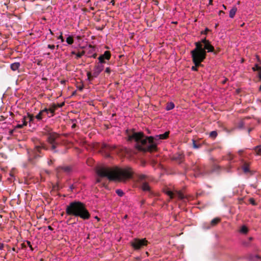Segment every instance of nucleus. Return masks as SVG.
<instances>
[{
	"label": "nucleus",
	"mask_w": 261,
	"mask_h": 261,
	"mask_svg": "<svg viewBox=\"0 0 261 261\" xmlns=\"http://www.w3.org/2000/svg\"><path fill=\"white\" fill-rule=\"evenodd\" d=\"M127 137L129 141L136 142V147L143 151H152L156 149L158 141L160 140L166 139L168 137L169 133L166 132L164 134L153 137H145L141 132H129L126 130Z\"/></svg>",
	"instance_id": "1"
},
{
	"label": "nucleus",
	"mask_w": 261,
	"mask_h": 261,
	"mask_svg": "<svg viewBox=\"0 0 261 261\" xmlns=\"http://www.w3.org/2000/svg\"><path fill=\"white\" fill-rule=\"evenodd\" d=\"M96 173L99 177L97 182H100V177H107L110 180L124 181L132 177L133 171L129 167L119 168L115 167L113 168L100 167L97 169Z\"/></svg>",
	"instance_id": "2"
},
{
	"label": "nucleus",
	"mask_w": 261,
	"mask_h": 261,
	"mask_svg": "<svg viewBox=\"0 0 261 261\" xmlns=\"http://www.w3.org/2000/svg\"><path fill=\"white\" fill-rule=\"evenodd\" d=\"M47 139V146L44 143H41L40 145L36 146L33 150L28 151L30 160L39 156V154L41 153L42 149H50L54 152L57 151L56 148L60 145L61 142L59 135L56 133L51 132L48 134Z\"/></svg>",
	"instance_id": "3"
},
{
	"label": "nucleus",
	"mask_w": 261,
	"mask_h": 261,
	"mask_svg": "<svg viewBox=\"0 0 261 261\" xmlns=\"http://www.w3.org/2000/svg\"><path fill=\"white\" fill-rule=\"evenodd\" d=\"M65 213L67 216L80 217L83 220H88L90 214L85 204L79 201H72L66 207Z\"/></svg>",
	"instance_id": "4"
},
{
	"label": "nucleus",
	"mask_w": 261,
	"mask_h": 261,
	"mask_svg": "<svg viewBox=\"0 0 261 261\" xmlns=\"http://www.w3.org/2000/svg\"><path fill=\"white\" fill-rule=\"evenodd\" d=\"M196 47L191 51L193 62L194 66L191 68L193 71H197V67L201 66V63L206 57V52L204 51L202 48V46L199 43H195Z\"/></svg>",
	"instance_id": "5"
},
{
	"label": "nucleus",
	"mask_w": 261,
	"mask_h": 261,
	"mask_svg": "<svg viewBox=\"0 0 261 261\" xmlns=\"http://www.w3.org/2000/svg\"><path fill=\"white\" fill-rule=\"evenodd\" d=\"M147 244L148 241L146 239L135 238L130 242L131 246L135 250H139L143 246H147Z\"/></svg>",
	"instance_id": "6"
},
{
	"label": "nucleus",
	"mask_w": 261,
	"mask_h": 261,
	"mask_svg": "<svg viewBox=\"0 0 261 261\" xmlns=\"http://www.w3.org/2000/svg\"><path fill=\"white\" fill-rule=\"evenodd\" d=\"M195 43H199L202 48L206 52V50L207 52H213L214 50V47L211 44L210 42L206 40L205 38L202 39L201 41L196 42Z\"/></svg>",
	"instance_id": "7"
},
{
	"label": "nucleus",
	"mask_w": 261,
	"mask_h": 261,
	"mask_svg": "<svg viewBox=\"0 0 261 261\" xmlns=\"http://www.w3.org/2000/svg\"><path fill=\"white\" fill-rule=\"evenodd\" d=\"M115 148V146L103 143L101 145V151L106 158H109L110 156V152L114 150Z\"/></svg>",
	"instance_id": "8"
},
{
	"label": "nucleus",
	"mask_w": 261,
	"mask_h": 261,
	"mask_svg": "<svg viewBox=\"0 0 261 261\" xmlns=\"http://www.w3.org/2000/svg\"><path fill=\"white\" fill-rule=\"evenodd\" d=\"M147 178V176L144 174H140L138 176V180L142 184L141 188L142 190L150 192V187L148 183L146 182Z\"/></svg>",
	"instance_id": "9"
},
{
	"label": "nucleus",
	"mask_w": 261,
	"mask_h": 261,
	"mask_svg": "<svg viewBox=\"0 0 261 261\" xmlns=\"http://www.w3.org/2000/svg\"><path fill=\"white\" fill-rule=\"evenodd\" d=\"M165 193L169 196L170 199H172L173 197H176L179 199L184 200L185 197L183 193L181 192H176L175 193L171 191L167 190L165 191Z\"/></svg>",
	"instance_id": "10"
},
{
	"label": "nucleus",
	"mask_w": 261,
	"mask_h": 261,
	"mask_svg": "<svg viewBox=\"0 0 261 261\" xmlns=\"http://www.w3.org/2000/svg\"><path fill=\"white\" fill-rule=\"evenodd\" d=\"M111 55L109 51H105L104 54L101 55L98 58L99 60V63L103 64L106 63V60H109L111 58Z\"/></svg>",
	"instance_id": "11"
},
{
	"label": "nucleus",
	"mask_w": 261,
	"mask_h": 261,
	"mask_svg": "<svg viewBox=\"0 0 261 261\" xmlns=\"http://www.w3.org/2000/svg\"><path fill=\"white\" fill-rule=\"evenodd\" d=\"M104 66L100 63H98L96 65L93 70L92 76L94 77H97L100 72L103 70Z\"/></svg>",
	"instance_id": "12"
},
{
	"label": "nucleus",
	"mask_w": 261,
	"mask_h": 261,
	"mask_svg": "<svg viewBox=\"0 0 261 261\" xmlns=\"http://www.w3.org/2000/svg\"><path fill=\"white\" fill-rule=\"evenodd\" d=\"M46 114H48V113L47 109L45 108L40 111V112L35 116V118L38 120H41L45 117Z\"/></svg>",
	"instance_id": "13"
},
{
	"label": "nucleus",
	"mask_w": 261,
	"mask_h": 261,
	"mask_svg": "<svg viewBox=\"0 0 261 261\" xmlns=\"http://www.w3.org/2000/svg\"><path fill=\"white\" fill-rule=\"evenodd\" d=\"M241 163L242 165L241 168L245 173H248L250 172L249 169V165L248 163L244 162L243 160H241Z\"/></svg>",
	"instance_id": "14"
},
{
	"label": "nucleus",
	"mask_w": 261,
	"mask_h": 261,
	"mask_svg": "<svg viewBox=\"0 0 261 261\" xmlns=\"http://www.w3.org/2000/svg\"><path fill=\"white\" fill-rule=\"evenodd\" d=\"M70 171H71V168L68 166L62 167H60L58 169H57L58 172L63 171L66 173H68L70 172Z\"/></svg>",
	"instance_id": "15"
},
{
	"label": "nucleus",
	"mask_w": 261,
	"mask_h": 261,
	"mask_svg": "<svg viewBox=\"0 0 261 261\" xmlns=\"http://www.w3.org/2000/svg\"><path fill=\"white\" fill-rule=\"evenodd\" d=\"M27 121L26 119H25L24 117H23L21 121H19V123H18L16 125V128H22L24 126L27 125Z\"/></svg>",
	"instance_id": "16"
},
{
	"label": "nucleus",
	"mask_w": 261,
	"mask_h": 261,
	"mask_svg": "<svg viewBox=\"0 0 261 261\" xmlns=\"http://www.w3.org/2000/svg\"><path fill=\"white\" fill-rule=\"evenodd\" d=\"M57 109V106L55 105H52L49 109H47L48 113L51 111V115H48V117L50 118L55 115V112Z\"/></svg>",
	"instance_id": "17"
},
{
	"label": "nucleus",
	"mask_w": 261,
	"mask_h": 261,
	"mask_svg": "<svg viewBox=\"0 0 261 261\" xmlns=\"http://www.w3.org/2000/svg\"><path fill=\"white\" fill-rule=\"evenodd\" d=\"M20 66V64L19 62H15L10 65V68L12 70L15 71L17 70Z\"/></svg>",
	"instance_id": "18"
},
{
	"label": "nucleus",
	"mask_w": 261,
	"mask_h": 261,
	"mask_svg": "<svg viewBox=\"0 0 261 261\" xmlns=\"http://www.w3.org/2000/svg\"><path fill=\"white\" fill-rule=\"evenodd\" d=\"M237 11V8L236 7H233L229 11V17L232 18L234 17Z\"/></svg>",
	"instance_id": "19"
},
{
	"label": "nucleus",
	"mask_w": 261,
	"mask_h": 261,
	"mask_svg": "<svg viewBox=\"0 0 261 261\" xmlns=\"http://www.w3.org/2000/svg\"><path fill=\"white\" fill-rule=\"evenodd\" d=\"M249 261H261V257L258 255H251L249 257Z\"/></svg>",
	"instance_id": "20"
},
{
	"label": "nucleus",
	"mask_w": 261,
	"mask_h": 261,
	"mask_svg": "<svg viewBox=\"0 0 261 261\" xmlns=\"http://www.w3.org/2000/svg\"><path fill=\"white\" fill-rule=\"evenodd\" d=\"M175 107V105L173 102H170L167 103V106L166 107V110L167 111H170L174 109Z\"/></svg>",
	"instance_id": "21"
},
{
	"label": "nucleus",
	"mask_w": 261,
	"mask_h": 261,
	"mask_svg": "<svg viewBox=\"0 0 261 261\" xmlns=\"http://www.w3.org/2000/svg\"><path fill=\"white\" fill-rule=\"evenodd\" d=\"M248 231V229L245 225L242 226L240 229V232L243 234H247Z\"/></svg>",
	"instance_id": "22"
},
{
	"label": "nucleus",
	"mask_w": 261,
	"mask_h": 261,
	"mask_svg": "<svg viewBox=\"0 0 261 261\" xmlns=\"http://www.w3.org/2000/svg\"><path fill=\"white\" fill-rule=\"evenodd\" d=\"M221 219L219 218H215L211 221V225L215 226L220 222Z\"/></svg>",
	"instance_id": "23"
},
{
	"label": "nucleus",
	"mask_w": 261,
	"mask_h": 261,
	"mask_svg": "<svg viewBox=\"0 0 261 261\" xmlns=\"http://www.w3.org/2000/svg\"><path fill=\"white\" fill-rule=\"evenodd\" d=\"M25 119H26L27 122L29 121L30 122H32L34 119V117L32 115H28V116L24 117Z\"/></svg>",
	"instance_id": "24"
},
{
	"label": "nucleus",
	"mask_w": 261,
	"mask_h": 261,
	"mask_svg": "<svg viewBox=\"0 0 261 261\" xmlns=\"http://www.w3.org/2000/svg\"><path fill=\"white\" fill-rule=\"evenodd\" d=\"M66 42L69 44L71 45L73 43L74 40L72 38V37L69 36L67 38L66 40Z\"/></svg>",
	"instance_id": "25"
},
{
	"label": "nucleus",
	"mask_w": 261,
	"mask_h": 261,
	"mask_svg": "<svg viewBox=\"0 0 261 261\" xmlns=\"http://www.w3.org/2000/svg\"><path fill=\"white\" fill-rule=\"evenodd\" d=\"M88 48L89 49V51H88V53L89 55H91L94 52V51H95L94 47L92 46L91 45H90L88 46Z\"/></svg>",
	"instance_id": "26"
},
{
	"label": "nucleus",
	"mask_w": 261,
	"mask_h": 261,
	"mask_svg": "<svg viewBox=\"0 0 261 261\" xmlns=\"http://www.w3.org/2000/svg\"><path fill=\"white\" fill-rule=\"evenodd\" d=\"M193 147L194 148L198 149L201 147L200 144H197L194 140H193Z\"/></svg>",
	"instance_id": "27"
},
{
	"label": "nucleus",
	"mask_w": 261,
	"mask_h": 261,
	"mask_svg": "<svg viewBox=\"0 0 261 261\" xmlns=\"http://www.w3.org/2000/svg\"><path fill=\"white\" fill-rule=\"evenodd\" d=\"M85 54V51H82V52H79V53H77L76 54V56H75V58L76 59H80V58H81L82 56H83L84 54Z\"/></svg>",
	"instance_id": "28"
},
{
	"label": "nucleus",
	"mask_w": 261,
	"mask_h": 261,
	"mask_svg": "<svg viewBox=\"0 0 261 261\" xmlns=\"http://www.w3.org/2000/svg\"><path fill=\"white\" fill-rule=\"evenodd\" d=\"M255 151L257 155H261V145L256 146Z\"/></svg>",
	"instance_id": "29"
},
{
	"label": "nucleus",
	"mask_w": 261,
	"mask_h": 261,
	"mask_svg": "<svg viewBox=\"0 0 261 261\" xmlns=\"http://www.w3.org/2000/svg\"><path fill=\"white\" fill-rule=\"evenodd\" d=\"M217 136V133L216 131H212L210 134V136L211 138H215Z\"/></svg>",
	"instance_id": "30"
},
{
	"label": "nucleus",
	"mask_w": 261,
	"mask_h": 261,
	"mask_svg": "<svg viewBox=\"0 0 261 261\" xmlns=\"http://www.w3.org/2000/svg\"><path fill=\"white\" fill-rule=\"evenodd\" d=\"M116 193H117V194L120 196V197H121L124 194V193L122 191V190H120V189H117L116 190Z\"/></svg>",
	"instance_id": "31"
},
{
	"label": "nucleus",
	"mask_w": 261,
	"mask_h": 261,
	"mask_svg": "<svg viewBox=\"0 0 261 261\" xmlns=\"http://www.w3.org/2000/svg\"><path fill=\"white\" fill-rule=\"evenodd\" d=\"M58 39H60L62 42H64V40L63 39L62 32L60 33V35L58 37Z\"/></svg>",
	"instance_id": "32"
},
{
	"label": "nucleus",
	"mask_w": 261,
	"mask_h": 261,
	"mask_svg": "<svg viewBox=\"0 0 261 261\" xmlns=\"http://www.w3.org/2000/svg\"><path fill=\"white\" fill-rule=\"evenodd\" d=\"M111 69L110 67H107L105 70V72L107 73L110 74L111 73Z\"/></svg>",
	"instance_id": "33"
},
{
	"label": "nucleus",
	"mask_w": 261,
	"mask_h": 261,
	"mask_svg": "<svg viewBox=\"0 0 261 261\" xmlns=\"http://www.w3.org/2000/svg\"><path fill=\"white\" fill-rule=\"evenodd\" d=\"M249 201H250V202L252 205H255V204H256V203H255V202L254 200L253 199H252V198H250V199H249Z\"/></svg>",
	"instance_id": "34"
},
{
	"label": "nucleus",
	"mask_w": 261,
	"mask_h": 261,
	"mask_svg": "<svg viewBox=\"0 0 261 261\" xmlns=\"http://www.w3.org/2000/svg\"><path fill=\"white\" fill-rule=\"evenodd\" d=\"M47 47L51 49H54L55 48V46L54 45L48 44Z\"/></svg>",
	"instance_id": "35"
},
{
	"label": "nucleus",
	"mask_w": 261,
	"mask_h": 261,
	"mask_svg": "<svg viewBox=\"0 0 261 261\" xmlns=\"http://www.w3.org/2000/svg\"><path fill=\"white\" fill-rule=\"evenodd\" d=\"M27 244L29 246V247L30 248L31 250H33V249L32 248V246L31 242L30 241H27Z\"/></svg>",
	"instance_id": "36"
},
{
	"label": "nucleus",
	"mask_w": 261,
	"mask_h": 261,
	"mask_svg": "<svg viewBox=\"0 0 261 261\" xmlns=\"http://www.w3.org/2000/svg\"><path fill=\"white\" fill-rule=\"evenodd\" d=\"M87 77H88V78L89 79L90 78H91V76H92V77H93V76H92V73H91V72H88L87 73Z\"/></svg>",
	"instance_id": "37"
},
{
	"label": "nucleus",
	"mask_w": 261,
	"mask_h": 261,
	"mask_svg": "<svg viewBox=\"0 0 261 261\" xmlns=\"http://www.w3.org/2000/svg\"><path fill=\"white\" fill-rule=\"evenodd\" d=\"M89 57H92L93 58H95L96 57V54L95 53H93L91 55L88 56Z\"/></svg>",
	"instance_id": "38"
},
{
	"label": "nucleus",
	"mask_w": 261,
	"mask_h": 261,
	"mask_svg": "<svg viewBox=\"0 0 261 261\" xmlns=\"http://www.w3.org/2000/svg\"><path fill=\"white\" fill-rule=\"evenodd\" d=\"M4 244H0V250H3L4 248Z\"/></svg>",
	"instance_id": "39"
},
{
	"label": "nucleus",
	"mask_w": 261,
	"mask_h": 261,
	"mask_svg": "<svg viewBox=\"0 0 261 261\" xmlns=\"http://www.w3.org/2000/svg\"><path fill=\"white\" fill-rule=\"evenodd\" d=\"M244 122L243 121L241 122L240 125V127H242L243 125H244Z\"/></svg>",
	"instance_id": "40"
},
{
	"label": "nucleus",
	"mask_w": 261,
	"mask_h": 261,
	"mask_svg": "<svg viewBox=\"0 0 261 261\" xmlns=\"http://www.w3.org/2000/svg\"><path fill=\"white\" fill-rule=\"evenodd\" d=\"M71 53L72 55H76V54L75 53V51H72Z\"/></svg>",
	"instance_id": "41"
},
{
	"label": "nucleus",
	"mask_w": 261,
	"mask_h": 261,
	"mask_svg": "<svg viewBox=\"0 0 261 261\" xmlns=\"http://www.w3.org/2000/svg\"><path fill=\"white\" fill-rule=\"evenodd\" d=\"M79 89L80 91H82V90H83V87H82H82H80L79 88Z\"/></svg>",
	"instance_id": "42"
},
{
	"label": "nucleus",
	"mask_w": 261,
	"mask_h": 261,
	"mask_svg": "<svg viewBox=\"0 0 261 261\" xmlns=\"http://www.w3.org/2000/svg\"><path fill=\"white\" fill-rule=\"evenodd\" d=\"M258 77H259V79L261 80V73H259Z\"/></svg>",
	"instance_id": "43"
},
{
	"label": "nucleus",
	"mask_w": 261,
	"mask_h": 261,
	"mask_svg": "<svg viewBox=\"0 0 261 261\" xmlns=\"http://www.w3.org/2000/svg\"><path fill=\"white\" fill-rule=\"evenodd\" d=\"M111 3L112 4V5H114V4H115V2H114V0L112 1Z\"/></svg>",
	"instance_id": "44"
},
{
	"label": "nucleus",
	"mask_w": 261,
	"mask_h": 261,
	"mask_svg": "<svg viewBox=\"0 0 261 261\" xmlns=\"http://www.w3.org/2000/svg\"><path fill=\"white\" fill-rule=\"evenodd\" d=\"M48 228L49 229L52 230V227L50 226H48Z\"/></svg>",
	"instance_id": "45"
},
{
	"label": "nucleus",
	"mask_w": 261,
	"mask_h": 261,
	"mask_svg": "<svg viewBox=\"0 0 261 261\" xmlns=\"http://www.w3.org/2000/svg\"><path fill=\"white\" fill-rule=\"evenodd\" d=\"M51 115V111H49V114H46V115L48 116V115Z\"/></svg>",
	"instance_id": "46"
},
{
	"label": "nucleus",
	"mask_w": 261,
	"mask_h": 261,
	"mask_svg": "<svg viewBox=\"0 0 261 261\" xmlns=\"http://www.w3.org/2000/svg\"><path fill=\"white\" fill-rule=\"evenodd\" d=\"M259 91H261V85L260 86L259 88Z\"/></svg>",
	"instance_id": "47"
},
{
	"label": "nucleus",
	"mask_w": 261,
	"mask_h": 261,
	"mask_svg": "<svg viewBox=\"0 0 261 261\" xmlns=\"http://www.w3.org/2000/svg\"><path fill=\"white\" fill-rule=\"evenodd\" d=\"M242 152V150H240V151H239V153H240V154H241Z\"/></svg>",
	"instance_id": "48"
},
{
	"label": "nucleus",
	"mask_w": 261,
	"mask_h": 261,
	"mask_svg": "<svg viewBox=\"0 0 261 261\" xmlns=\"http://www.w3.org/2000/svg\"><path fill=\"white\" fill-rule=\"evenodd\" d=\"M223 7H224V8L225 9H226V6H225L224 5H223Z\"/></svg>",
	"instance_id": "49"
},
{
	"label": "nucleus",
	"mask_w": 261,
	"mask_h": 261,
	"mask_svg": "<svg viewBox=\"0 0 261 261\" xmlns=\"http://www.w3.org/2000/svg\"><path fill=\"white\" fill-rule=\"evenodd\" d=\"M207 31H208V29H206L205 30V32H207Z\"/></svg>",
	"instance_id": "50"
},
{
	"label": "nucleus",
	"mask_w": 261,
	"mask_h": 261,
	"mask_svg": "<svg viewBox=\"0 0 261 261\" xmlns=\"http://www.w3.org/2000/svg\"><path fill=\"white\" fill-rule=\"evenodd\" d=\"M95 218H96V219H98L97 217H96Z\"/></svg>",
	"instance_id": "51"
},
{
	"label": "nucleus",
	"mask_w": 261,
	"mask_h": 261,
	"mask_svg": "<svg viewBox=\"0 0 261 261\" xmlns=\"http://www.w3.org/2000/svg\"><path fill=\"white\" fill-rule=\"evenodd\" d=\"M72 187L73 186H72L71 187H70V188L72 189Z\"/></svg>",
	"instance_id": "52"
}]
</instances>
